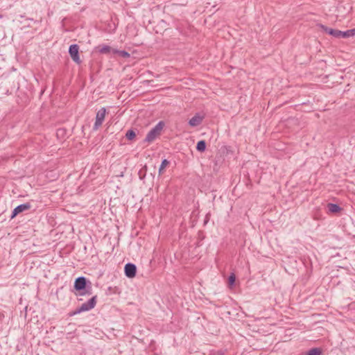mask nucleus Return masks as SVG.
Here are the masks:
<instances>
[{
  "label": "nucleus",
  "mask_w": 355,
  "mask_h": 355,
  "mask_svg": "<svg viewBox=\"0 0 355 355\" xmlns=\"http://www.w3.org/2000/svg\"><path fill=\"white\" fill-rule=\"evenodd\" d=\"M164 122L159 121L154 128H153L147 134L144 141L150 143L153 141L158 136L161 135V132L164 127Z\"/></svg>",
  "instance_id": "f257e3e1"
},
{
  "label": "nucleus",
  "mask_w": 355,
  "mask_h": 355,
  "mask_svg": "<svg viewBox=\"0 0 355 355\" xmlns=\"http://www.w3.org/2000/svg\"><path fill=\"white\" fill-rule=\"evenodd\" d=\"M351 31H345V32H343L342 31V35H341V37H347L348 36L350 35V33Z\"/></svg>",
  "instance_id": "a211bd4d"
},
{
  "label": "nucleus",
  "mask_w": 355,
  "mask_h": 355,
  "mask_svg": "<svg viewBox=\"0 0 355 355\" xmlns=\"http://www.w3.org/2000/svg\"><path fill=\"white\" fill-rule=\"evenodd\" d=\"M236 277L234 274H231L228 278V282L230 285H233L235 282Z\"/></svg>",
  "instance_id": "f3484780"
},
{
  "label": "nucleus",
  "mask_w": 355,
  "mask_h": 355,
  "mask_svg": "<svg viewBox=\"0 0 355 355\" xmlns=\"http://www.w3.org/2000/svg\"><path fill=\"white\" fill-rule=\"evenodd\" d=\"M60 132H63V130H58L57 135H58Z\"/></svg>",
  "instance_id": "6ab92c4d"
},
{
  "label": "nucleus",
  "mask_w": 355,
  "mask_h": 355,
  "mask_svg": "<svg viewBox=\"0 0 355 355\" xmlns=\"http://www.w3.org/2000/svg\"><path fill=\"white\" fill-rule=\"evenodd\" d=\"M125 275L128 278H133L136 275L137 267L135 264L126 263L124 268Z\"/></svg>",
  "instance_id": "423d86ee"
},
{
  "label": "nucleus",
  "mask_w": 355,
  "mask_h": 355,
  "mask_svg": "<svg viewBox=\"0 0 355 355\" xmlns=\"http://www.w3.org/2000/svg\"><path fill=\"white\" fill-rule=\"evenodd\" d=\"M31 204L30 202L24 203L17 206L11 214V218H15L18 214L24 211H28L31 208Z\"/></svg>",
  "instance_id": "39448f33"
},
{
  "label": "nucleus",
  "mask_w": 355,
  "mask_h": 355,
  "mask_svg": "<svg viewBox=\"0 0 355 355\" xmlns=\"http://www.w3.org/2000/svg\"><path fill=\"white\" fill-rule=\"evenodd\" d=\"M169 164V162L164 159L162 160V164L159 168V173L161 174L163 171V170L166 168V166Z\"/></svg>",
  "instance_id": "2eb2a0df"
},
{
  "label": "nucleus",
  "mask_w": 355,
  "mask_h": 355,
  "mask_svg": "<svg viewBox=\"0 0 355 355\" xmlns=\"http://www.w3.org/2000/svg\"><path fill=\"white\" fill-rule=\"evenodd\" d=\"M328 211L331 213H338L341 210V207L337 204L328 203L327 204Z\"/></svg>",
  "instance_id": "9d476101"
},
{
  "label": "nucleus",
  "mask_w": 355,
  "mask_h": 355,
  "mask_svg": "<svg viewBox=\"0 0 355 355\" xmlns=\"http://www.w3.org/2000/svg\"><path fill=\"white\" fill-rule=\"evenodd\" d=\"M204 119V116L196 113L189 121V124L191 127H196L201 124Z\"/></svg>",
  "instance_id": "6e6552de"
},
{
  "label": "nucleus",
  "mask_w": 355,
  "mask_h": 355,
  "mask_svg": "<svg viewBox=\"0 0 355 355\" xmlns=\"http://www.w3.org/2000/svg\"><path fill=\"white\" fill-rule=\"evenodd\" d=\"M96 49L103 54H107L111 51V47L108 45L98 46L96 47Z\"/></svg>",
  "instance_id": "9b49d317"
},
{
  "label": "nucleus",
  "mask_w": 355,
  "mask_h": 355,
  "mask_svg": "<svg viewBox=\"0 0 355 355\" xmlns=\"http://www.w3.org/2000/svg\"><path fill=\"white\" fill-rule=\"evenodd\" d=\"M69 53L73 61L77 64L81 63L79 56V46L78 44H71L69 48Z\"/></svg>",
  "instance_id": "20e7f679"
},
{
  "label": "nucleus",
  "mask_w": 355,
  "mask_h": 355,
  "mask_svg": "<svg viewBox=\"0 0 355 355\" xmlns=\"http://www.w3.org/2000/svg\"><path fill=\"white\" fill-rule=\"evenodd\" d=\"M86 286L87 279L85 277H79L76 279L73 286L76 291H80L86 288Z\"/></svg>",
  "instance_id": "0eeeda50"
},
{
  "label": "nucleus",
  "mask_w": 355,
  "mask_h": 355,
  "mask_svg": "<svg viewBox=\"0 0 355 355\" xmlns=\"http://www.w3.org/2000/svg\"><path fill=\"white\" fill-rule=\"evenodd\" d=\"M321 28L329 35H331L335 37L340 38L342 35V31L339 30H336L333 28H328L324 25H321Z\"/></svg>",
  "instance_id": "1a4fd4ad"
},
{
  "label": "nucleus",
  "mask_w": 355,
  "mask_h": 355,
  "mask_svg": "<svg viewBox=\"0 0 355 355\" xmlns=\"http://www.w3.org/2000/svg\"><path fill=\"white\" fill-rule=\"evenodd\" d=\"M196 149L200 152H204L206 149V142L200 140L197 143Z\"/></svg>",
  "instance_id": "f8f14e48"
},
{
  "label": "nucleus",
  "mask_w": 355,
  "mask_h": 355,
  "mask_svg": "<svg viewBox=\"0 0 355 355\" xmlns=\"http://www.w3.org/2000/svg\"><path fill=\"white\" fill-rule=\"evenodd\" d=\"M322 351L320 348H312L309 350L308 355H321Z\"/></svg>",
  "instance_id": "ddd939ff"
},
{
  "label": "nucleus",
  "mask_w": 355,
  "mask_h": 355,
  "mask_svg": "<svg viewBox=\"0 0 355 355\" xmlns=\"http://www.w3.org/2000/svg\"><path fill=\"white\" fill-rule=\"evenodd\" d=\"M114 53H118L119 55H121L123 58H129L130 57L129 53H128L125 51H116V50H115Z\"/></svg>",
  "instance_id": "dca6fc26"
},
{
  "label": "nucleus",
  "mask_w": 355,
  "mask_h": 355,
  "mask_svg": "<svg viewBox=\"0 0 355 355\" xmlns=\"http://www.w3.org/2000/svg\"><path fill=\"white\" fill-rule=\"evenodd\" d=\"M135 136H136V134H135V131L132 130H128L125 134L126 138L129 140L133 139L135 137Z\"/></svg>",
  "instance_id": "4468645a"
},
{
  "label": "nucleus",
  "mask_w": 355,
  "mask_h": 355,
  "mask_svg": "<svg viewBox=\"0 0 355 355\" xmlns=\"http://www.w3.org/2000/svg\"><path fill=\"white\" fill-rule=\"evenodd\" d=\"M97 296H93L87 302L83 303L78 309H77L73 314L80 313L81 312L87 311L92 309L96 304Z\"/></svg>",
  "instance_id": "f03ea898"
},
{
  "label": "nucleus",
  "mask_w": 355,
  "mask_h": 355,
  "mask_svg": "<svg viewBox=\"0 0 355 355\" xmlns=\"http://www.w3.org/2000/svg\"><path fill=\"white\" fill-rule=\"evenodd\" d=\"M106 114V109L101 107L96 113V121L93 126L94 130H97L102 125L104 121Z\"/></svg>",
  "instance_id": "7ed1b4c3"
}]
</instances>
